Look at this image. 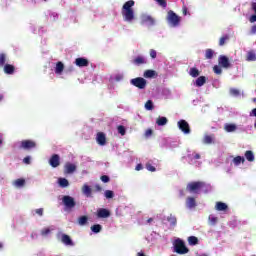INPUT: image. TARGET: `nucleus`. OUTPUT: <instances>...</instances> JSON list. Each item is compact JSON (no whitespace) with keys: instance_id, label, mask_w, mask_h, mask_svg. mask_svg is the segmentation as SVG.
<instances>
[{"instance_id":"obj_11","label":"nucleus","mask_w":256,"mask_h":256,"mask_svg":"<svg viewBox=\"0 0 256 256\" xmlns=\"http://www.w3.org/2000/svg\"><path fill=\"white\" fill-rule=\"evenodd\" d=\"M97 217L99 219H107V217H111V212L108 209L100 208L97 210Z\"/></svg>"},{"instance_id":"obj_6","label":"nucleus","mask_w":256,"mask_h":256,"mask_svg":"<svg viewBox=\"0 0 256 256\" xmlns=\"http://www.w3.org/2000/svg\"><path fill=\"white\" fill-rule=\"evenodd\" d=\"M63 205H65L66 209H73L77 203L75 202V198L71 196H63L62 198Z\"/></svg>"},{"instance_id":"obj_14","label":"nucleus","mask_w":256,"mask_h":256,"mask_svg":"<svg viewBox=\"0 0 256 256\" xmlns=\"http://www.w3.org/2000/svg\"><path fill=\"white\" fill-rule=\"evenodd\" d=\"M61 241L62 243H64V245H68L69 247H73V245H75V243H73V240L71 239V236L67 234H62Z\"/></svg>"},{"instance_id":"obj_8","label":"nucleus","mask_w":256,"mask_h":256,"mask_svg":"<svg viewBox=\"0 0 256 256\" xmlns=\"http://www.w3.org/2000/svg\"><path fill=\"white\" fill-rule=\"evenodd\" d=\"M218 65L223 67V69H230L231 62L229 61V58L225 55H220L218 57Z\"/></svg>"},{"instance_id":"obj_57","label":"nucleus","mask_w":256,"mask_h":256,"mask_svg":"<svg viewBox=\"0 0 256 256\" xmlns=\"http://www.w3.org/2000/svg\"><path fill=\"white\" fill-rule=\"evenodd\" d=\"M256 117V108L252 109V111L250 112V117Z\"/></svg>"},{"instance_id":"obj_17","label":"nucleus","mask_w":256,"mask_h":256,"mask_svg":"<svg viewBox=\"0 0 256 256\" xmlns=\"http://www.w3.org/2000/svg\"><path fill=\"white\" fill-rule=\"evenodd\" d=\"M4 73L6 75H13V73H15V66L12 64H4Z\"/></svg>"},{"instance_id":"obj_3","label":"nucleus","mask_w":256,"mask_h":256,"mask_svg":"<svg viewBox=\"0 0 256 256\" xmlns=\"http://www.w3.org/2000/svg\"><path fill=\"white\" fill-rule=\"evenodd\" d=\"M166 21L171 27H179V23H181V17L173 12V10L168 11Z\"/></svg>"},{"instance_id":"obj_44","label":"nucleus","mask_w":256,"mask_h":256,"mask_svg":"<svg viewBox=\"0 0 256 256\" xmlns=\"http://www.w3.org/2000/svg\"><path fill=\"white\" fill-rule=\"evenodd\" d=\"M217 221H219V218L215 216H209L210 225H217Z\"/></svg>"},{"instance_id":"obj_32","label":"nucleus","mask_w":256,"mask_h":256,"mask_svg":"<svg viewBox=\"0 0 256 256\" xmlns=\"http://www.w3.org/2000/svg\"><path fill=\"white\" fill-rule=\"evenodd\" d=\"M233 163H234V165L239 166V165H241V163H245V158L242 156H236L233 159Z\"/></svg>"},{"instance_id":"obj_24","label":"nucleus","mask_w":256,"mask_h":256,"mask_svg":"<svg viewBox=\"0 0 256 256\" xmlns=\"http://www.w3.org/2000/svg\"><path fill=\"white\" fill-rule=\"evenodd\" d=\"M224 129H225V131H227V133H233L234 131H237V125L225 124Z\"/></svg>"},{"instance_id":"obj_31","label":"nucleus","mask_w":256,"mask_h":256,"mask_svg":"<svg viewBox=\"0 0 256 256\" xmlns=\"http://www.w3.org/2000/svg\"><path fill=\"white\" fill-rule=\"evenodd\" d=\"M215 55V51L211 48L206 49L205 51V59H213Z\"/></svg>"},{"instance_id":"obj_36","label":"nucleus","mask_w":256,"mask_h":256,"mask_svg":"<svg viewBox=\"0 0 256 256\" xmlns=\"http://www.w3.org/2000/svg\"><path fill=\"white\" fill-rule=\"evenodd\" d=\"M58 183L60 187H69V180L66 178H59Z\"/></svg>"},{"instance_id":"obj_53","label":"nucleus","mask_w":256,"mask_h":256,"mask_svg":"<svg viewBox=\"0 0 256 256\" xmlns=\"http://www.w3.org/2000/svg\"><path fill=\"white\" fill-rule=\"evenodd\" d=\"M250 35H256V25H253L250 29Z\"/></svg>"},{"instance_id":"obj_63","label":"nucleus","mask_w":256,"mask_h":256,"mask_svg":"<svg viewBox=\"0 0 256 256\" xmlns=\"http://www.w3.org/2000/svg\"><path fill=\"white\" fill-rule=\"evenodd\" d=\"M152 221H153V218H149V219L147 220L148 223H152Z\"/></svg>"},{"instance_id":"obj_58","label":"nucleus","mask_w":256,"mask_h":256,"mask_svg":"<svg viewBox=\"0 0 256 256\" xmlns=\"http://www.w3.org/2000/svg\"><path fill=\"white\" fill-rule=\"evenodd\" d=\"M141 169H143V165L142 164L136 165V168H135L136 171H141Z\"/></svg>"},{"instance_id":"obj_20","label":"nucleus","mask_w":256,"mask_h":256,"mask_svg":"<svg viewBox=\"0 0 256 256\" xmlns=\"http://www.w3.org/2000/svg\"><path fill=\"white\" fill-rule=\"evenodd\" d=\"M142 23H146L147 25H155V18L149 15L143 16Z\"/></svg>"},{"instance_id":"obj_38","label":"nucleus","mask_w":256,"mask_h":256,"mask_svg":"<svg viewBox=\"0 0 256 256\" xmlns=\"http://www.w3.org/2000/svg\"><path fill=\"white\" fill-rule=\"evenodd\" d=\"M145 109H146L147 111H153V109H155V107L153 106V101L148 100V101L145 103Z\"/></svg>"},{"instance_id":"obj_52","label":"nucleus","mask_w":256,"mask_h":256,"mask_svg":"<svg viewBox=\"0 0 256 256\" xmlns=\"http://www.w3.org/2000/svg\"><path fill=\"white\" fill-rule=\"evenodd\" d=\"M43 208H39V209H36L35 210V213L37 214V215H39V217H43Z\"/></svg>"},{"instance_id":"obj_19","label":"nucleus","mask_w":256,"mask_h":256,"mask_svg":"<svg viewBox=\"0 0 256 256\" xmlns=\"http://www.w3.org/2000/svg\"><path fill=\"white\" fill-rule=\"evenodd\" d=\"M206 83H207V77L199 76L196 79L195 85H196V87H203V85H205Z\"/></svg>"},{"instance_id":"obj_49","label":"nucleus","mask_w":256,"mask_h":256,"mask_svg":"<svg viewBox=\"0 0 256 256\" xmlns=\"http://www.w3.org/2000/svg\"><path fill=\"white\" fill-rule=\"evenodd\" d=\"M101 181L103 182V183H109V181H111V179L109 178V176H107V175H103V176H101Z\"/></svg>"},{"instance_id":"obj_45","label":"nucleus","mask_w":256,"mask_h":256,"mask_svg":"<svg viewBox=\"0 0 256 256\" xmlns=\"http://www.w3.org/2000/svg\"><path fill=\"white\" fill-rule=\"evenodd\" d=\"M117 129H118V133L122 136L125 135V133H127V130L125 129V126H123V125H119Z\"/></svg>"},{"instance_id":"obj_25","label":"nucleus","mask_w":256,"mask_h":256,"mask_svg":"<svg viewBox=\"0 0 256 256\" xmlns=\"http://www.w3.org/2000/svg\"><path fill=\"white\" fill-rule=\"evenodd\" d=\"M168 122H169V120L167 119V117H158L156 120V124L159 127H163Z\"/></svg>"},{"instance_id":"obj_10","label":"nucleus","mask_w":256,"mask_h":256,"mask_svg":"<svg viewBox=\"0 0 256 256\" xmlns=\"http://www.w3.org/2000/svg\"><path fill=\"white\" fill-rule=\"evenodd\" d=\"M49 164L53 168L59 167V165H61V158L59 157V154L52 155L51 158L49 159Z\"/></svg>"},{"instance_id":"obj_64","label":"nucleus","mask_w":256,"mask_h":256,"mask_svg":"<svg viewBox=\"0 0 256 256\" xmlns=\"http://www.w3.org/2000/svg\"><path fill=\"white\" fill-rule=\"evenodd\" d=\"M2 99H3V95H2V94H0V102L2 101Z\"/></svg>"},{"instance_id":"obj_30","label":"nucleus","mask_w":256,"mask_h":256,"mask_svg":"<svg viewBox=\"0 0 256 256\" xmlns=\"http://www.w3.org/2000/svg\"><path fill=\"white\" fill-rule=\"evenodd\" d=\"M134 65H144L145 62V58L143 56H137L134 60H133Z\"/></svg>"},{"instance_id":"obj_21","label":"nucleus","mask_w":256,"mask_h":256,"mask_svg":"<svg viewBox=\"0 0 256 256\" xmlns=\"http://www.w3.org/2000/svg\"><path fill=\"white\" fill-rule=\"evenodd\" d=\"M64 69H65V65L63 64V62L60 61L56 63V68H55L56 75H61Z\"/></svg>"},{"instance_id":"obj_54","label":"nucleus","mask_w":256,"mask_h":256,"mask_svg":"<svg viewBox=\"0 0 256 256\" xmlns=\"http://www.w3.org/2000/svg\"><path fill=\"white\" fill-rule=\"evenodd\" d=\"M230 93H231V95H234V96L237 97V95H239V90H237V89H231V90H230Z\"/></svg>"},{"instance_id":"obj_35","label":"nucleus","mask_w":256,"mask_h":256,"mask_svg":"<svg viewBox=\"0 0 256 256\" xmlns=\"http://www.w3.org/2000/svg\"><path fill=\"white\" fill-rule=\"evenodd\" d=\"M5 63H7V54L0 53V68L5 67Z\"/></svg>"},{"instance_id":"obj_50","label":"nucleus","mask_w":256,"mask_h":256,"mask_svg":"<svg viewBox=\"0 0 256 256\" xmlns=\"http://www.w3.org/2000/svg\"><path fill=\"white\" fill-rule=\"evenodd\" d=\"M150 57L152 59H157V51H155L154 49L150 50Z\"/></svg>"},{"instance_id":"obj_62","label":"nucleus","mask_w":256,"mask_h":256,"mask_svg":"<svg viewBox=\"0 0 256 256\" xmlns=\"http://www.w3.org/2000/svg\"><path fill=\"white\" fill-rule=\"evenodd\" d=\"M137 256H147V255H145V253H143V252H138Z\"/></svg>"},{"instance_id":"obj_56","label":"nucleus","mask_w":256,"mask_h":256,"mask_svg":"<svg viewBox=\"0 0 256 256\" xmlns=\"http://www.w3.org/2000/svg\"><path fill=\"white\" fill-rule=\"evenodd\" d=\"M249 21L251 23H256V14H253L252 16H250Z\"/></svg>"},{"instance_id":"obj_2","label":"nucleus","mask_w":256,"mask_h":256,"mask_svg":"<svg viewBox=\"0 0 256 256\" xmlns=\"http://www.w3.org/2000/svg\"><path fill=\"white\" fill-rule=\"evenodd\" d=\"M174 251L175 253H178V255H186V253H189V248L185 246L183 240L178 238L174 241Z\"/></svg>"},{"instance_id":"obj_28","label":"nucleus","mask_w":256,"mask_h":256,"mask_svg":"<svg viewBox=\"0 0 256 256\" xmlns=\"http://www.w3.org/2000/svg\"><path fill=\"white\" fill-rule=\"evenodd\" d=\"M189 75L191 77H199V75H201V72H199V69H197L196 67H193V68H190V71H189Z\"/></svg>"},{"instance_id":"obj_1","label":"nucleus","mask_w":256,"mask_h":256,"mask_svg":"<svg viewBox=\"0 0 256 256\" xmlns=\"http://www.w3.org/2000/svg\"><path fill=\"white\" fill-rule=\"evenodd\" d=\"M133 7H135V1L133 0L125 2L122 6V17L127 23H133L135 21V10H133Z\"/></svg>"},{"instance_id":"obj_13","label":"nucleus","mask_w":256,"mask_h":256,"mask_svg":"<svg viewBox=\"0 0 256 256\" xmlns=\"http://www.w3.org/2000/svg\"><path fill=\"white\" fill-rule=\"evenodd\" d=\"M64 169L65 173L71 175V173H75V171H77V166L75 164L68 162L65 164Z\"/></svg>"},{"instance_id":"obj_48","label":"nucleus","mask_w":256,"mask_h":256,"mask_svg":"<svg viewBox=\"0 0 256 256\" xmlns=\"http://www.w3.org/2000/svg\"><path fill=\"white\" fill-rule=\"evenodd\" d=\"M156 2L158 3V5H160V7H163L165 9V7H167V1L165 0H156Z\"/></svg>"},{"instance_id":"obj_23","label":"nucleus","mask_w":256,"mask_h":256,"mask_svg":"<svg viewBox=\"0 0 256 256\" xmlns=\"http://www.w3.org/2000/svg\"><path fill=\"white\" fill-rule=\"evenodd\" d=\"M244 155L247 161H249L250 163H253V161H255V154H253V151L247 150Z\"/></svg>"},{"instance_id":"obj_26","label":"nucleus","mask_w":256,"mask_h":256,"mask_svg":"<svg viewBox=\"0 0 256 256\" xmlns=\"http://www.w3.org/2000/svg\"><path fill=\"white\" fill-rule=\"evenodd\" d=\"M246 61H256V53H255V51H253V50L248 51V53L246 55Z\"/></svg>"},{"instance_id":"obj_15","label":"nucleus","mask_w":256,"mask_h":256,"mask_svg":"<svg viewBox=\"0 0 256 256\" xmlns=\"http://www.w3.org/2000/svg\"><path fill=\"white\" fill-rule=\"evenodd\" d=\"M75 64L77 67H89V60L87 58H76Z\"/></svg>"},{"instance_id":"obj_61","label":"nucleus","mask_w":256,"mask_h":256,"mask_svg":"<svg viewBox=\"0 0 256 256\" xmlns=\"http://www.w3.org/2000/svg\"><path fill=\"white\" fill-rule=\"evenodd\" d=\"M183 15H187V7H183Z\"/></svg>"},{"instance_id":"obj_46","label":"nucleus","mask_w":256,"mask_h":256,"mask_svg":"<svg viewBox=\"0 0 256 256\" xmlns=\"http://www.w3.org/2000/svg\"><path fill=\"white\" fill-rule=\"evenodd\" d=\"M49 233H51V229H49V228H44L41 230V235L43 237H47V235H49Z\"/></svg>"},{"instance_id":"obj_37","label":"nucleus","mask_w":256,"mask_h":256,"mask_svg":"<svg viewBox=\"0 0 256 256\" xmlns=\"http://www.w3.org/2000/svg\"><path fill=\"white\" fill-rule=\"evenodd\" d=\"M229 39H230V37H229V35H224V36H222L221 38H220V40H219V46L220 47H223V45H225V43H227V41H229Z\"/></svg>"},{"instance_id":"obj_60","label":"nucleus","mask_w":256,"mask_h":256,"mask_svg":"<svg viewBox=\"0 0 256 256\" xmlns=\"http://www.w3.org/2000/svg\"><path fill=\"white\" fill-rule=\"evenodd\" d=\"M193 159H201V155H200V154H198V153H196V154H194Z\"/></svg>"},{"instance_id":"obj_55","label":"nucleus","mask_w":256,"mask_h":256,"mask_svg":"<svg viewBox=\"0 0 256 256\" xmlns=\"http://www.w3.org/2000/svg\"><path fill=\"white\" fill-rule=\"evenodd\" d=\"M151 135H153V130H151V129L146 130L145 136L146 137H151Z\"/></svg>"},{"instance_id":"obj_16","label":"nucleus","mask_w":256,"mask_h":256,"mask_svg":"<svg viewBox=\"0 0 256 256\" xmlns=\"http://www.w3.org/2000/svg\"><path fill=\"white\" fill-rule=\"evenodd\" d=\"M186 206L188 207V209H195V207H197V201L194 197H188L186 199Z\"/></svg>"},{"instance_id":"obj_22","label":"nucleus","mask_w":256,"mask_h":256,"mask_svg":"<svg viewBox=\"0 0 256 256\" xmlns=\"http://www.w3.org/2000/svg\"><path fill=\"white\" fill-rule=\"evenodd\" d=\"M144 77L146 79H153V77H157V72L155 70H146L144 72Z\"/></svg>"},{"instance_id":"obj_41","label":"nucleus","mask_w":256,"mask_h":256,"mask_svg":"<svg viewBox=\"0 0 256 256\" xmlns=\"http://www.w3.org/2000/svg\"><path fill=\"white\" fill-rule=\"evenodd\" d=\"M203 143H205L206 145H211V143H213V137H211L210 135H206L203 139Z\"/></svg>"},{"instance_id":"obj_4","label":"nucleus","mask_w":256,"mask_h":256,"mask_svg":"<svg viewBox=\"0 0 256 256\" xmlns=\"http://www.w3.org/2000/svg\"><path fill=\"white\" fill-rule=\"evenodd\" d=\"M203 188H205V182L194 181L187 184L186 191L189 193H199V190Z\"/></svg>"},{"instance_id":"obj_39","label":"nucleus","mask_w":256,"mask_h":256,"mask_svg":"<svg viewBox=\"0 0 256 256\" xmlns=\"http://www.w3.org/2000/svg\"><path fill=\"white\" fill-rule=\"evenodd\" d=\"M87 221H89V218L87 216H81L78 219L79 225H87Z\"/></svg>"},{"instance_id":"obj_40","label":"nucleus","mask_w":256,"mask_h":256,"mask_svg":"<svg viewBox=\"0 0 256 256\" xmlns=\"http://www.w3.org/2000/svg\"><path fill=\"white\" fill-rule=\"evenodd\" d=\"M16 187H23L25 185V179L19 178L14 182Z\"/></svg>"},{"instance_id":"obj_59","label":"nucleus","mask_w":256,"mask_h":256,"mask_svg":"<svg viewBox=\"0 0 256 256\" xmlns=\"http://www.w3.org/2000/svg\"><path fill=\"white\" fill-rule=\"evenodd\" d=\"M95 189H96V191H102L103 190V188L99 184H97L95 186Z\"/></svg>"},{"instance_id":"obj_12","label":"nucleus","mask_w":256,"mask_h":256,"mask_svg":"<svg viewBox=\"0 0 256 256\" xmlns=\"http://www.w3.org/2000/svg\"><path fill=\"white\" fill-rule=\"evenodd\" d=\"M96 141L98 145H101V146L107 145V137L105 136V133L98 132L96 136Z\"/></svg>"},{"instance_id":"obj_51","label":"nucleus","mask_w":256,"mask_h":256,"mask_svg":"<svg viewBox=\"0 0 256 256\" xmlns=\"http://www.w3.org/2000/svg\"><path fill=\"white\" fill-rule=\"evenodd\" d=\"M23 163H25V165H31V157L26 156V157L23 159Z\"/></svg>"},{"instance_id":"obj_18","label":"nucleus","mask_w":256,"mask_h":256,"mask_svg":"<svg viewBox=\"0 0 256 256\" xmlns=\"http://www.w3.org/2000/svg\"><path fill=\"white\" fill-rule=\"evenodd\" d=\"M215 209L216 211H227V209H229V206H227L225 202H216Z\"/></svg>"},{"instance_id":"obj_42","label":"nucleus","mask_w":256,"mask_h":256,"mask_svg":"<svg viewBox=\"0 0 256 256\" xmlns=\"http://www.w3.org/2000/svg\"><path fill=\"white\" fill-rule=\"evenodd\" d=\"M213 71H214V73H215L216 75H221V73H223V70L221 69V66H219V65H215V66L213 67Z\"/></svg>"},{"instance_id":"obj_27","label":"nucleus","mask_w":256,"mask_h":256,"mask_svg":"<svg viewBox=\"0 0 256 256\" xmlns=\"http://www.w3.org/2000/svg\"><path fill=\"white\" fill-rule=\"evenodd\" d=\"M167 222L170 223V225H172V227H175V225H177V217H175L173 214H170L167 217Z\"/></svg>"},{"instance_id":"obj_43","label":"nucleus","mask_w":256,"mask_h":256,"mask_svg":"<svg viewBox=\"0 0 256 256\" xmlns=\"http://www.w3.org/2000/svg\"><path fill=\"white\" fill-rule=\"evenodd\" d=\"M105 197H106V199H113V197H115V193H113V191H111V190H106Z\"/></svg>"},{"instance_id":"obj_5","label":"nucleus","mask_w":256,"mask_h":256,"mask_svg":"<svg viewBox=\"0 0 256 256\" xmlns=\"http://www.w3.org/2000/svg\"><path fill=\"white\" fill-rule=\"evenodd\" d=\"M130 83L134 87H137V89H145V87H147V80H145V78L143 77H137V78L131 79Z\"/></svg>"},{"instance_id":"obj_29","label":"nucleus","mask_w":256,"mask_h":256,"mask_svg":"<svg viewBox=\"0 0 256 256\" xmlns=\"http://www.w3.org/2000/svg\"><path fill=\"white\" fill-rule=\"evenodd\" d=\"M82 192L84 193V195H86V197H91V187H89V185L85 184L82 188Z\"/></svg>"},{"instance_id":"obj_9","label":"nucleus","mask_w":256,"mask_h":256,"mask_svg":"<svg viewBox=\"0 0 256 256\" xmlns=\"http://www.w3.org/2000/svg\"><path fill=\"white\" fill-rule=\"evenodd\" d=\"M37 147V143L33 140H23L20 143V149H25L26 151H29V149H35Z\"/></svg>"},{"instance_id":"obj_33","label":"nucleus","mask_w":256,"mask_h":256,"mask_svg":"<svg viewBox=\"0 0 256 256\" xmlns=\"http://www.w3.org/2000/svg\"><path fill=\"white\" fill-rule=\"evenodd\" d=\"M90 229H91L92 233H101L103 226H101L100 224H95V225L91 226Z\"/></svg>"},{"instance_id":"obj_47","label":"nucleus","mask_w":256,"mask_h":256,"mask_svg":"<svg viewBox=\"0 0 256 256\" xmlns=\"http://www.w3.org/2000/svg\"><path fill=\"white\" fill-rule=\"evenodd\" d=\"M146 169L148 171H151V173H155V171H157V168H155V166H153L151 164H146Z\"/></svg>"},{"instance_id":"obj_7","label":"nucleus","mask_w":256,"mask_h":256,"mask_svg":"<svg viewBox=\"0 0 256 256\" xmlns=\"http://www.w3.org/2000/svg\"><path fill=\"white\" fill-rule=\"evenodd\" d=\"M178 128L184 135H189L191 133V127L189 126V123L185 120L178 121Z\"/></svg>"},{"instance_id":"obj_34","label":"nucleus","mask_w":256,"mask_h":256,"mask_svg":"<svg viewBox=\"0 0 256 256\" xmlns=\"http://www.w3.org/2000/svg\"><path fill=\"white\" fill-rule=\"evenodd\" d=\"M188 243L189 245H199V238L195 236L188 237Z\"/></svg>"}]
</instances>
